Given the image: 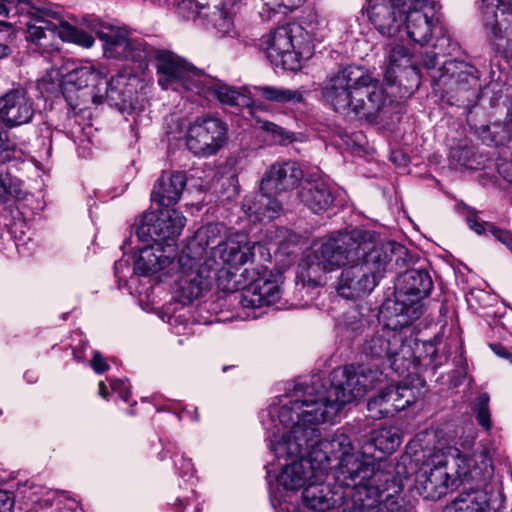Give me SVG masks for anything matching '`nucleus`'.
<instances>
[{"instance_id": "ddd939ff", "label": "nucleus", "mask_w": 512, "mask_h": 512, "mask_svg": "<svg viewBox=\"0 0 512 512\" xmlns=\"http://www.w3.org/2000/svg\"><path fill=\"white\" fill-rule=\"evenodd\" d=\"M370 75L361 67L349 65L329 77L322 88L324 100L340 113H361L364 99L360 97L361 84L369 83Z\"/></svg>"}, {"instance_id": "09e8293b", "label": "nucleus", "mask_w": 512, "mask_h": 512, "mask_svg": "<svg viewBox=\"0 0 512 512\" xmlns=\"http://www.w3.org/2000/svg\"><path fill=\"white\" fill-rule=\"evenodd\" d=\"M504 129L507 134V142L509 143V147L512 148V120L505 125ZM505 178L512 184V161L508 165V173Z\"/></svg>"}, {"instance_id": "f704fd0d", "label": "nucleus", "mask_w": 512, "mask_h": 512, "mask_svg": "<svg viewBox=\"0 0 512 512\" xmlns=\"http://www.w3.org/2000/svg\"><path fill=\"white\" fill-rule=\"evenodd\" d=\"M168 454L173 460L174 468L177 471V473L181 477L188 476L187 481L191 486H193L195 483V477L192 460L190 458L185 457L184 453H181L179 451L177 444L171 441L167 442L166 444H163V449L159 454L160 460H164Z\"/></svg>"}, {"instance_id": "f3484780", "label": "nucleus", "mask_w": 512, "mask_h": 512, "mask_svg": "<svg viewBox=\"0 0 512 512\" xmlns=\"http://www.w3.org/2000/svg\"><path fill=\"white\" fill-rule=\"evenodd\" d=\"M147 59L156 60L157 82L162 89L178 90L184 86L190 90H197L198 80L204 72L190 65L175 53L154 47L149 43Z\"/></svg>"}, {"instance_id": "ea45409f", "label": "nucleus", "mask_w": 512, "mask_h": 512, "mask_svg": "<svg viewBox=\"0 0 512 512\" xmlns=\"http://www.w3.org/2000/svg\"><path fill=\"white\" fill-rule=\"evenodd\" d=\"M392 480L393 476L391 475V480L388 482L387 488L380 492L377 502L367 508L365 512H406L402 500L397 497L388 496L383 502L380 501L382 494L389 489Z\"/></svg>"}, {"instance_id": "0eeeda50", "label": "nucleus", "mask_w": 512, "mask_h": 512, "mask_svg": "<svg viewBox=\"0 0 512 512\" xmlns=\"http://www.w3.org/2000/svg\"><path fill=\"white\" fill-rule=\"evenodd\" d=\"M381 314L387 322H377L375 327H371L361 344V350L367 357L378 360L382 365L387 364L397 375L404 376L411 367L421 363L422 355H417L414 350V346L419 349L421 345L426 357H429V364L437 366V349L431 341L418 343L412 337L408 338L405 329L409 325L396 324L400 317L388 312L383 306Z\"/></svg>"}, {"instance_id": "b1692460", "label": "nucleus", "mask_w": 512, "mask_h": 512, "mask_svg": "<svg viewBox=\"0 0 512 512\" xmlns=\"http://www.w3.org/2000/svg\"><path fill=\"white\" fill-rule=\"evenodd\" d=\"M401 443V435L397 427L388 426L373 429L361 441V453L363 459L372 463L375 470H384L376 467V462L381 461L386 455L392 454Z\"/></svg>"}, {"instance_id": "c9c22d12", "label": "nucleus", "mask_w": 512, "mask_h": 512, "mask_svg": "<svg viewBox=\"0 0 512 512\" xmlns=\"http://www.w3.org/2000/svg\"><path fill=\"white\" fill-rule=\"evenodd\" d=\"M254 89L258 96L277 104H295L303 101V94L299 90L268 85L255 86Z\"/></svg>"}, {"instance_id": "dca6fc26", "label": "nucleus", "mask_w": 512, "mask_h": 512, "mask_svg": "<svg viewBox=\"0 0 512 512\" xmlns=\"http://www.w3.org/2000/svg\"><path fill=\"white\" fill-rule=\"evenodd\" d=\"M263 266L245 267L239 274H230L228 284L223 290L234 292L241 290L240 303L244 308H259L275 304L281 298L279 285L272 280L260 277Z\"/></svg>"}, {"instance_id": "338daca9", "label": "nucleus", "mask_w": 512, "mask_h": 512, "mask_svg": "<svg viewBox=\"0 0 512 512\" xmlns=\"http://www.w3.org/2000/svg\"><path fill=\"white\" fill-rule=\"evenodd\" d=\"M507 359H508V360L510 361V363L512 364V353H511V356H509Z\"/></svg>"}, {"instance_id": "bf43d9fd", "label": "nucleus", "mask_w": 512, "mask_h": 512, "mask_svg": "<svg viewBox=\"0 0 512 512\" xmlns=\"http://www.w3.org/2000/svg\"><path fill=\"white\" fill-rule=\"evenodd\" d=\"M73 356L79 362L84 360L83 353L82 352H78L76 349L73 350Z\"/></svg>"}, {"instance_id": "0e129e2a", "label": "nucleus", "mask_w": 512, "mask_h": 512, "mask_svg": "<svg viewBox=\"0 0 512 512\" xmlns=\"http://www.w3.org/2000/svg\"><path fill=\"white\" fill-rule=\"evenodd\" d=\"M190 494H191L192 497H195L196 496L195 490L191 489Z\"/></svg>"}, {"instance_id": "423d86ee", "label": "nucleus", "mask_w": 512, "mask_h": 512, "mask_svg": "<svg viewBox=\"0 0 512 512\" xmlns=\"http://www.w3.org/2000/svg\"><path fill=\"white\" fill-rule=\"evenodd\" d=\"M435 0H369L368 17L383 36L401 32L405 15V31L415 43L424 46L433 37L444 39L446 28Z\"/></svg>"}, {"instance_id": "a18cd8bd", "label": "nucleus", "mask_w": 512, "mask_h": 512, "mask_svg": "<svg viewBox=\"0 0 512 512\" xmlns=\"http://www.w3.org/2000/svg\"><path fill=\"white\" fill-rule=\"evenodd\" d=\"M90 363L92 369L97 374H102L109 369V365L107 364L106 359L99 351L93 352V357Z\"/></svg>"}, {"instance_id": "39448f33", "label": "nucleus", "mask_w": 512, "mask_h": 512, "mask_svg": "<svg viewBox=\"0 0 512 512\" xmlns=\"http://www.w3.org/2000/svg\"><path fill=\"white\" fill-rule=\"evenodd\" d=\"M0 16H19V24L26 27L25 39L44 57L59 55L56 37L85 48L94 44L89 33L66 22L61 8L46 0H1Z\"/></svg>"}, {"instance_id": "a211bd4d", "label": "nucleus", "mask_w": 512, "mask_h": 512, "mask_svg": "<svg viewBox=\"0 0 512 512\" xmlns=\"http://www.w3.org/2000/svg\"><path fill=\"white\" fill-rule=\"evenodd\" d=\"M486 33L496 50L512 57V0H482Z\"/></svg>"}, {"instance_id": "412c9836", "label": "nucleus", "mask_w": 512, "mask_h": 512, "mask_svg": "<svg viewBox=\"0 0 512 512\" xmlns=\"http://www.w3.org/2000/svg\"><path fill=\"white\" fill-rule=\"evenodd\" d=\"M186 218L176 209L148 212L143 215L136 226V236L142 242L175 243L174 239L180 235Z\"/></svg>"}, {"instance_id": "4468645a", "label": "nucleus", "mask_w": 512, "mask_h": 512, "mask_svg": "<svg viewBox=\"0 0 512 512\" xmlns=\"http://www.w3.org/2000/svg\"><path fill=\"white\" fill-rule=\"evenodd\" d=\"M301 31L300 26L287 24L262 37V45L272 65L289 71L301 68V58L311 55L309 44L298 36Z\"/></svg>"}, {"instance_id": "9d476101", "label": "nucleus", "mask_w": 512, "mask_h": 512, "mask_svg": "<svg viewBox=\"0 0 512 512\" xmlns=\"http://www.w3.org/2000/svg\"><path fill=\"white\" fill-rule=\"evenodd\" d=\"M327 476L328 472L322 479H318L315 477L314 469H311V475L302 492L303 502L308 508L326 511L341 506L342 512H365L379 498L376 490H369V486L357 485V493L348 486L339 485L334 479L333 483H326Z\"/></svg>"}, {"instance_id": "a878e982", "label": "nucleus", "mask_w": 512, "mask_h": 512, "mask_svg": "<svg viewBox=\"0 0 512 512\" xmlns=\"http://www.w3.org/2000/svg\"><path fill=\"white\" fill-rule=\"evenodd\" d=\"M395 34L387 36L388 41L385 44L386 51V67L384 70V78L388 85L404 86L406 92L412 93L419 83H398L397 79L399 74H407L410 70L413 71L411 65V55L409 49L399 42L400 38Z\"/></svg>"}, {"instance_id": "58836bf2", "label": "nucleus", "mask_w": 512, "mask_h": 512, "mask_svg": "<svg viewBox=\"0 0 512 512\" xmlns=\"http://www.w3.org/2000/svg\"><path fill=\"white\" fill-rule=\"evenodd\" d=\"M489 401V395L482 393L475 398L472 406L478 424L487 431L490 430L492 426Z\"/></svg>"}, {"instance_id": "680f3d73", "label": "nucleus", "mask_w": 512, "mask_h": 512, "mask_svg": "<svg viewBox=\"0 0 512 512\" xmlns=\"http://www.w3.org/2000/svg\"><path fill=\"white\" fill-rule=\"evenodd\" d=\"M177 418L181 421L185 417V408H183L180 412L176 413Z\"/></svg>"}, {"instance_id": "864d4df0", "label": "nucleus", "mask_w": 512, "mask_h": 512, "mask_svg": "<svg viewBox=\"0 0 512 512\" xmlns=\"http://www.w3.org/2000/svg\"><path fill=\"white\" fill-rule=\"evenodd\" d=\"M124 268H128L127 261L119 260L115 262L114 264V272L117 277H120V273L123 271Z\"/></svg>"}, {"instance_id": "f257e3e1", "label": "nucleus", "mask_w": 512, "mask_h": 512, "mask_svg": "<svg viewBox=\"0 0 512 512\" xmlns=\"http://www.w3.org/2000/svg\"><path fill=\"white\" fill-rule=\"evenodd\" d=\"M374 231H336L315 243L298 265L297 279L303 285L320 286L325 275L345 266L336 283L345 299L370 294L388 271H401L412 261L408 249L395 242L377 244Z\"/></svg>"}, {"instance_id": "6ab92c4d", "label": "nucleus", "mask_w": 512, "mask_h": 512, "mask_svg": "<svg viewBox=\"0 0 512 512\" xmlns=\"http://www.w3.org/2000/svg\"><path fill=\"white\" fill-rule=\"evenodd\" d=\"M130 32L125 26L115 25H103L95 31L107 58L146 62L150 42L132 38Z\"/></svg>"}, {"instance_id": "f03ea898", "label": "nucleus", "mask_w": 512, "mask_h": 512, "mask_svg": "<svg viewBox=\"0 0 512 512\" xmlns=\"http://www.w3.org/2000/svg\"><path fill=\"white\" fill-rule=\"evenodd\" d=\"M303 408L294 409V404L278 399L260 413V421L263 427L273 429L278 420L284 429L289 428L293 434L294 443H273L272 450L276 455H299L308 450L310 455V467L314 469L315 477L322 479L329 471L332 458L339 462L334 469L333 479L342 486L357 489L359 486H369V490H376L379 495L387 488L391 480V472L375 470L372 463L363 459L361 451L354 452L350 435L345 428L338 429L330 438L321 439L319 425L322 423H334L331 421H319L315 425L304 416ZM357 493L358 490H356Z\"/></svg>"}, {"instance_id": "3c124183", "label": "nucleus", "mask_w": 512, "mask_h": 512, "mask_svg": "<svg viewBox=\"0 0 512 512\" xmlns=\"http://www.w3.org/2000/svg\"><path fill=\"white\" fill-rule=\"evenodd\" d=\"M422 63L425 68L432 69L437 64V54L434 51H428L424 54Z\"/></svg>"}, {"instance_id": "603ef678", "label": "nucleus", "mask_w": 512, "mask_h": 512, "mask_svg": "<svg viewBox=\"0 0 512 512\" xmlns=\"http://www.w3.org/2000/svg\"><path fill=\"white\" fill-rule=\"evenodd\" d=\"M490 347L493 352L500 357L507 359L509 356H511V353L501 344H491Z\"/></svg>"}, {"instance_id": "6e6d98bb", "label": "nucleus", "mask_w": 512, "mask_h": 512, "mask_svg": "<svg viewBox=\"0 0 512 512\" xmlns=\"http://www.w3.org/2000/svg\"><path fill=\"white\" fill-rule=\"evenodd\" d=\"M24 378L25 380L32 384V383H35L37 381V375L35 372H32V371H27L25 374H24Z\"/></svg>"}, {"instance_id": "c03bdc74", "label": "nucleus", "mask_w": 512, "mask_h": 512, "mask_svg": "<svg viewBox=\"0 0 512 512\" xmlns=\"http://www.w3.org/2000/svg\"><path fill=\"white\" fill-rule=\"evenodd\" d=\"M15 499L12 492L0 490V512H13Z\"/></svg>"}, {"instance_id": "37998d69", "label": "nucleus", "mask_w": 512, "mask_h": 512, "mask_svg": "<svg viewBox=\"0 0 512 512\" xmlns=\"http://www.w3.org/2000/svg\"><path fill=\"white\" fill-rule=\"evenodd\" d=\"M110 387L114 393H117L119 397L128 402L131 396L130 385L127 380L112 379L110 380Z\"/></svg>"}, {"instance_id": "6e6552de", "label": "nucleus", "mask_w": 512, "mask_h": 512, "mask_svg": "<svg viewBox=\"0 0 512 512\" xmlns=\"http://www.w3.org/2000/svg\"><path fill=\"white\" fill-rule=\"evenodd\" d=\"M107 74V67L101 64L85 63L69 70L62 79L63 94L68 103L77 108L80 103L78 97H73V93L82 89H89L86 94L94 104H101L106 98L114 102L127 101L131 94L128 83L136 78L120 72L107 80Z\"/></svg>"}, {"instance_id": "79ce46f5", "label": "nucleus", "mask_w": 512, "mask_h": 512, "mask_svg": "<svg viewBox=\"0 0 512 512\" xmlns=\"http://www.w3.org/2000/svg\"><path fill=\"white\" fill-rule=\"evenodd\" d=\"M487 227L488 231L512 252V233L509 230L498 228L492 223H487Z\"/></svg>"}, {"instance_id": "8fccbe9b", "label": "nucleus", "mask_w": 512, "mask_h": 512, "mask_svg": "<svg viewBox=\"0 0 512 512\" xmlns=\"http://www.w3.org/2000/svg\"><path fill=\"white\" fill-rule=\"evenodd\" d=\"M191 496H178L174 503L171 505L173 512H183L185 507L189 504Z\"/></svg>"}, {"instance_id": "49530a36", "label": "nucleus", "mask_w": 512, "mask_h": 512, "mask_svg": "<svg viewBox=\"0 0 512 512\" xmlns=\"http://www.w3.org/2000/svg\"><path fill=\"white\" fill-rule=\"evenodd\" d=\"M5 163H0V200L9 192L11 186V178L4 167Z\"/></svg>"}, {"instance_id": "bb28decb", "label": "nucleus", "mask_w": 512, "mask_h": 512, "mask_svg": "<svg viewBox=\"0 0 512 512\" xmlns=\"http://www.w3.org/2000/svg\"><path fill=\"white\" fill-rule=\"evenodd\" d=\"M175 243H152L139 248V255L134 263V273L150 275L157 273L170 264L176 256Z\"/></svg>"}, {"instance_id": "4be33fe9", "label": "nucleus", "mask_w": 512, "mask_h": 512, "mask_svg": "<svg viewBox=\"0 0 512 512\" xmlns=\"http://www.w3.org/2000/svg\"><path fill=\"white\" fill-rule=\"evenodd\" d=\"M457 448L450 449L449 457L443 453H435L430 462L420 469L416 476V489L418 493L427 500L436 501L447 494L451 475L447 471V466L453 461L452 455Z\"/></svg>"}, {"instance_id": "473e14b6", "label": "nucleus", "mask_w": 512, "mask_h": 512, "mask_svg": "<svg viewBox=\"0 0 512 512\" xmlns=\"http://www.w3.org/2000/svg\"><path fill=\"white\" fill-rule=\"evenodd\" d=\"M360 97L364 99V107L361 110L363 116L367 118H374L383 107L386 97L382 86L378 80L370 76L369 83L361 84Z\"/></svg>"}, {"instance_id": "774afa93", "label": "nucleus", "mask_w": 512, "mask_h": 512, "mask_svg": "<svg viewBox=\"0 0 512 512\" xmlns=\"http://www.w3.org/2000/svg\"><path fill=\"white\" fill-rule=\"evenodd\" d=\"M130 415H133L134 414V411L132 409L129 410L128 412Z\"/></svg>"}, {"instance_id": "cd10ccee", "label": "nucleus", "mask_w": 512, "mask_h": 512, "mask_svg": "<svg viewBox=\"0 0 512 512\" xmlns=\"http://www.w3.org/2000/svg\"><path fill=\"white\" fill-rule=\"evenodd\" d=\"M302 177L303 172L295 161L275 162L262 177L261 191L280 194L295 188Z\"/></svg>"}, {"instance_id": "de8ad7c7", "label": "nucleus", "mask_w": 512, "mask_h": 512, "mask_svg": "<svg viewBox=\"0 0 512 512\" xmlns=\"http://www.w3.org/2000/svg\"><path fill=\"white\" fill-rule=\"evenodd\" d=\"M467 223H468L469 227L479 235L484 233L486 230H488V227H487L488 222L480 223L477 220L476 215H474V214L467 216Z\"/></svg>"}, {"instance_id": "4d7b16f0", "label": "nucleus", "mask_w": 512, "mask_h": 512, "mask_svg": "<svg viewBox=\"0 0 512 512\" xmlns=\"http://www.w3.org/2000/svg\"><path fill=\"white\" fill-rule=\"evenodd\" d=\"M11 53V49L6 44H0V59L7 57Z\"/></svg>"}, {"instance_id": "e433bc0d", "label": "nucleus", "mask_w": 512, "mask_h": 512, "mask_svg": "<svg viewBox=\"0 0 512 512\" xmlns=\"http://www.w3.org/2000/svg\"><path fill=\"white\" fill-rule=\"evenodd\" d=\"M341 334L347 339L354 340L358 335L371 330V324L358 311L345 313L338 324Z\"/></svg>"}, {"instance_id": "69168bd1", "label": "nucleus", "mask_w": 512, "mask_h": 512, "mask_svg": "<svg viewBox=\"0 0 512 512\" xmlns=\"http://www.w3.org/2000/svg\"><path fill=\"white\" fill-rule=\"evenodd\" d=\"M78 102L80 103V105L78 106V107H79V110H82V107H80V106H81V105H84L85 103H84V101H83V102L78 101Z\"/></svg>"}, {"instance_id": "9b49d317", "label": "nucleus", "mask_w": 512, "mask_h": 512, "mask_svg": "<svg viewBox=\"0 0 512 512\" xmlns=\"http://www.w3.org/2000/svg\"><path fill=\"white\" fill-rule=\"evenodd\" d=\"M266 431V440L269 442L268 447L273 454L274 459L265 466L267 481L272 488V479L275 480L276 489L286 491H296L304 487L311 475L310 455L308 450L303 451L299 455H276L272 450L273 443L291 442L294 443L293 434L290 429H284L278 420L275 421V432L263 427Z\"/></svg>"}, {"instance_id": "c756f323", "label": "nucleus", "mask_w": 512, "mask_h": 512, "mask_svg": "<svg viewBox=\"0 0 512 512\" xmlns=\"http://www.w3.org/2000/svg\"><path fill=\"white\" fill-rule=\"evenodd\" d=\"M186 183L185 172L163 171L154 183L151 200L161 207L175 205L181 199Z\"/></svg>"}, {"instance_id": "a19ab883", "label": "nucleus", "mask_w": 512, "mask_h": 512, "mask_svg": "<svg viewBox=\"0 0 512 512\" xmlns=\"http://www.w3.org/2000/svg\"><path fill=\"white\" fill-rule=\"evenodd\" d=\"M264 128L267 132L271 133L274 137V140L279 143H290L294 140L293 133L287 132L282 127L274 123L266 122L264 124Z\"/></svg>"}, {"instance_id": "13d9d810", "label": "nucleus", "mask_w": 512, "mask_h": 512, "mask_svg": "<svg viewBox=\"0 0 512 512\" xmlns=\"http://www.w3.org/2000/svg\"><path fill=\"white\" fill-rule=\"evenodd\" d=\"M98 387H99V394L104 399H107V397H108V389H107V386L105 385V383L103 381H100Z\"/></svg>"}, {"instance_id": "7ed1b4c3", "label": "nucleus", "mask_w": 512, "mask_h": 512, "mask_svg": "<svg viewBox=\"0 0 512 512\" xmlns=\"http://www.w3.org/2000/svg\"><path fill=\"white\" fill-rule=\"evenodd\" d=\"M214 230V226L199 230L178 257L175 283L183 303H190L208 292L212 285V275L216 272L220 273L217 276L218 285L223 288V285L228 284L230 274H238L242 266L254 262L256 253L264 261L270 260L265 245L250 242L246 234L234 233L212 247L210 255L202 261V254L209 245L208 240L203 245L204 238Z\"/></svg>"}, {"instance_id": "5701e85b", "label": "nucleus", "mask_w": 512, "mask_h": 512, "mask_svg": "<svg viewBox=\"0 0 512 512\" xmlns=\"http://www.w3.org/2000/svg\"><path fill=\"white\" fill-rule=\"evenodd\" d=\"M179 13L193 20L197 25L213 31L217 37L232 36L235 33L232 15L223 8H213L194 0H174Z\"/></svg>"}, {"instance_id": "4c0bfd02", "label": "nucleus", "mask_w": 512, "mask_h": 512, "mask_svg": "<svg viewBox=\"0 0 512 512\" xmlns=\"http://www.w3.org/2000/svg\"><path fill=\"white\" fill-rule=\"evenodd\" d=\"M367 410L370 413V417L376 419L387 417L395 413L384 389L368 401Z\"/></svg>"}, {"instance_id": "2f4dec72", "label": "nucleus", "mask_w": 512, "mask_h": 512, "mask_svg": "<svg viewBox=\"0 0 512 512\" xmlns=\"http://www.w3.org/2000/svg\"><path fill=\"white\" fill-rule=\"evenodd\" d=\"M243 209L252 221H271L281 211V203L277 200L276 194L261 191L252 201L246 199Z\"/></svg>"}, {"instance_id": "5fc2aeb1", "label": "nucleus", "mask_w": 512, "mask_h": 512, "mask_svg": "<svg viewBox=\"0 0 512 512\" xmlns=\"http://www.w3.org/2000/svg\"><path fill=\"white\" fill-rule=\"evenodd\" d=\"M185 417L189 418L191 421L198 422L199 414L197 407H195L193 410H188L185 408Z\"/></svg>"}, {"instance_id": "20e7f679", "label": "nucleus", "mask_w": 512, "mask_h": 512, "mask_svg": "<svg viewBox=\"0 0 512 512\" xmlns=\"http://www.w3.org/2000/svg\"><path fill=\"white\" fill-rule=\"evenodd\" d=\"M385 379L379 367L350 364L334 369L327 383L319 377L298 382L290 396L280 399L293 403L295 410L303 408V415L315 425L336 419L344 405L361 399Z\"/></svg>"}, {"instance_id": "1a4fd4ad", "label": "nucleus", "mask_w": 512, "mask_h": 512, "mask_svg": "<svg viewBox=\"0 0 512 512\" xmlns=\"http://www.w3.org/2000/svg\"><path fill=\"white\" fill-rule=\"evenodd\" d=\"M453 461L457 467L459 478L475 483L476 488L462 492L446 506L444 512H489L490 498L482 486L493 475L492 460L485 448L475 450L472 454H462L460 450L454 451Z\"/></svg>"}, {"instance_id": "2eb2a0df", "label": "nucleus", "mask_w": 512, "mask_h": 512, "mask_svg": "<svg viewBox=\"0 0 512 512\" xmlns=\"http://www.w3.org/2000/svg\"><path fill=\"white\" fill-rule=\"evenodd\" d=\"M434 82L443 87L447 102L457 106H473L479 98V72L476 67L459 60L446 61Z\"/></svg>"}, {"instance_id": "c85d7f7f", "label": "nucleus", "mask_w": 512, "mask_h": 512, "mask_svg": "<svg viewBox=\"0 0 512 512\" xmlns=\"http://www.w3.org/2000/svg\"><path fill=\"white\" fill-rule=\"evenodd\" d=\"M196 92L205 98L213 97L222 105L230 107H244L251 103L250 97L240 90L205 73L200 75Z\"/></svg>"}, {"instance_id": "052dcab7", "label": "nucleus", "mask_w": 512, "mask_h": 512, "mask_svg": "<svg viewBox=\"0 0 512 512\" xmlns=\"http://www.w3.org/2000/svg\"><path fill=\"white\" fill-rule=\"evenodd\" d=\"M79 155L82 157H88L90 155V151H86L85 147L78 148Z\"/></svg>"}, {"instance_id": "393cba45", "label": "nucleus", "mask_w": 512, "mask_h": 512, "mask_svg": "<svg viewBox=\"0 0 512 512\" xmlns=\"http://www.w3.org/2000/svg\"><path fill=\"white\" fill-rule=\"evenodd\" d=\"M33 99L22 89L0 96V120L7 128L29 124L35 115Z\"/></svg>"}, {"instance_id": "7c9ffc66", "label": "nucleus", "mask_w": 512, "mask_h": 512, "mask_svg": "<svg viewBox=\"0 0 512 512\" xmlns=\"http://www.w3.org/2000/svg\"><path fill=\"white\" fill-rule=\"evenodd\" d=\"M301 202L313 213L327 211L334 202L330 185L323 179L307 180L299 192Z\"/></svg>"}, {"instance_id": "e2e57ef3", "label": "nucleus", "mask_w": 512, "mask_h": 512, "mask_svg": "<svg viewBox=\"0 0 512 512\" xmlns=\"http://www.w3.org/2000/svg\"><path fill=\"white\" fill-rule=\"evenodd\" d=\"M202 508L200 507V505L198 504L196 507H195V512H201Z\"/></svg>"}, {"instance_id": "f8f14e48", "label": "nucleus", "mask_w": 512, "mask_h": 512, "mask_svg": "<svg viewBox=\"0 0 512 512\" xmlns=\"http://www.w3.org/2000/svg\"><path fill=\"white\" fill-rule=\"evenodd\" d=\"M433 288V281L424 269H407L400 272L393 298L387 299L383 307L400 317L396 324L410 325L422 314L421 300Z\"/></svg>"}, {"instance_id": "aec40b11", "label": "nucleus", "mask_w": 512, "mask_h": 512, "mask_svg": "<svg viewBox=\"0 0 512 512\" xmlns=\"http://www.w3.org/2000/svg\"><path fill=\"white\" fill-rule=\"evenodd\" d=\"M227 125L210 115L197 117L186 132V146L196 156L216 154L227 140Z\"/></svg>"}, {"instance_id": "72a5a7b5", "label": "nucleus", "mask_w": 512, "mask_h": 512, "mask_svg": "<svg viewBox=\"0 0 512 512\" xmlns=\"http://www.w3.org/2000/svg\"><path fill=\"white\" fill-rule=\"evenodd\" d=\"M409 374L410 370L405 373L403 377H406V379L399 385H391L384 388L386 396L389 399V403H391L395 413L412 405L417 399L413 388L409 386L411 384V382H408Z\"/></svg>"}]
</instances>
